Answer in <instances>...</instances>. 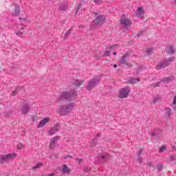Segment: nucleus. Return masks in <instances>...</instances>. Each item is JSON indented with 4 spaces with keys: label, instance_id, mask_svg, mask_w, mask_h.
<instances>
[{
    "label": "nucleus",
    "instance_id": "obj_5",
    "mask_svg": "<svg viewBox=\"0 0 176 176\" xmlns=\"http://www.w3.org/2000/svg\"><path fill=\"white\" fill-rule=\"evenodd\" d=\"M14 157H16L15 153L0 155V163L1 164H3V163H8V162H10V160L14 159Z\"/></svg>",
    "mask_w": 176,
    "mask_h": 176
},
{
    "label": "nucleus",
    "instance_id": "obj_7",
    "mask_svg": "<svg viewBox=\"0 0 176 176\" xmlns=\"http://www.w3.org/2000/svg\"><path fill=\"white\" fill-rule=\"evenodd\" d=\"M120 23L124 28H129L131 25V20H130L126 15H122L120 17Z\"/></svg>",
    "mask_w": 176,
    "mask_h": 176
},
{
    "label": "nucleus",
    "instance_id": "obj_47",
    "mask_svg": "<svg viewBox=\"0 0 176 176\" xmlns=\"http://www.w3.org/2000/svg\"><path fill=\"white\" fill-rule=\"evenodd\" d=\"M151 135H152V137H155V133L153 132Z\"/></svg>",
    "mask_w": 176,
    "mask_h": 176
},
{
    "label": "nucleus",
    "instance_id": "obj_4",
    "mask_svg": "<svg viewBox=\"0 0 176 176\" xmlns=\"http://www.w3.org/2000/svg\"><path fill=\"white\" fill-rule=\"evenodd\" d=\"M100 83V76H96L94 77L88 83V85L87 87V90L88 91H90V90H92L96 87Z\"/></svg>",
    "mask_w": 176,
    "mask_h": 176
},
{
    "label": "nucleus",
    "instance_id": "obj_8",
    "mask_svg": "<svg viewBox=\"0 0 176 176\" xmlns=\"http://www.w3.org/2000/svg\"><path fill=\"white\" fill-rule=\"evenodd\" d=\"M105 21V16L104 15H100L96 19H94V23L96 25H101L104 24V22Z\"/></svg>",
    "mask_w": 176,
    "mask_h": 176
},
{
    "label": "nucleus",
    "instance_id": "obj_35",
    "mask_svg": "<svg viewBox=\"0 0 176 176\" xmlns=\"http://www.w3.org/2000/svg\"><path fill=\"white\" fill-rule=\"evenodd\" d=\"M174 160H175V156L171 155L169 157L168 162H170V163L174 162Z\"/></svg>",
    "mask_w": 176,
    "mask_h": 176
},
{
    "label": "nucleus",
    "instance_id": "obj_2",
    "mask_svg": "<svg viewBox=\"0 0 176 176\" xmlns=\"http://www.w3.org/2000/svg\"><path fill=\"white\" fill-rule=\"evenodd\" d=\"M75 107L74 102H70L67 104V106H62L59 108V112L62 115H68L69 112H71L74 108Z\"/></svg>",
    "mask_w": 176,
    "mask_h": 176
},
{
    "label": "nucleus",
    "instance_id": "obj_50",
    "mask_svg": "<svg viewBox=\"0 0 176 176\" xmlns=\"http://www.w3.org/2000/svg\"><path fill=\"white\" fill-rule=\"evenodd\" d=\"M173 149H175V146H173Z\"/></svg>",
    "mask_w": 176,
    "mask_h": 176
},
{
    "label": "nucleus",
    "instance_id": "obj_46",
    "mask_svg": "<svg viewBox=\"0 0 176 176\" xmlns=\"http://www.w3.org/2000/svg\"><path fill=\"white\" fill-rule=\"evenodd\" d=\"M113 67H114L115 68H118V65H113Z\"/></svg>",
    "mask_w": 176,
    "mask_h": 176
},
{
    "label": "nucleus",
    "instance_id": "obj_41",
    "mask_svg": "<svg viewBox=\"0 0 176 176\" xmlns=\"http://www.w3.org/2000/svg\"><path fill=\"white\" fill-rule=\"evenodd\" d=\"M89 171H90V168H89L87 167L84 168V172L85 173H89Z\"/></svg>",
    "mask_w": 176,
    "mask_h": 176
},
{
    "label": "nucleus",
    "instance_id": "obj_48",
    "mask_svg": "<svg viewBox=\"0 0 176 176\" xmlns=\"http://www.w3.org/2000/svg\"><path fill=\"white\" fill-rule=\"evenodd\" d=\"M113 56H116V52H114L113 53Z\"/></svg>",
    "mask_w": 176,
    "mask_h": 176
},
{
    "label": "nucleus",
    "instance_id": "obj_51",
    "mask_svg": "<svg viewBox=\"0 0 176 176\" xmlns=\"http://www.w3.org/2000/svg\"><path fill=\"white\" fill-rule=\"evenodd\" d=\"M174 1H175V3L176 4V0H174Z\"/></svg>",
    "mask_w": 176,
    "mask_h": 176
},
{
    "label": "nucleus",
    "instance_id": "obj_16",
    "mask_svg": "<svg viewBox=\"0 0 176 176\" xmlns=\"http://www.w3.org/2000/svg\"><path fill=\"white\" fill-rule=\"evenodd\" d=\"M62 174H70L71 173V169L68 168V166L67 164H63L62 170H60Z\"/></svg>",
    "mask_w": 176,
    "mask_h": 176
},
{
    "label": "nucleus",
    "instance_id": "obj_39",
    "mask_svg": "<svg viewBox=\"0 0 176 176\" xmlns=\"http://www.w3.org/2000/svg\"><path fill=\"white\" fill-rule=\"evenodd\" d=\"M10 113H12V110H10L8 113H4V116L6 118H8V116H9V115H10Z\"/></svg>",
    "mask_w": 176,
    "mask_h": 176
},
{
    "label": "nucleus",
    "instance_id": "obj_20",
    "mask_svg": "<svg viewBox=\"0 0 176 176\" xmlns=\"http://www.w3.org/2000/svg\"><path fill=\"white\" fill-rule=\"evenodd\" d=\"M166 113H165V116L167 118H169L171 115H173V110L170 107H167L165 109Z\"/></svg>",
    "mask_w": 176,
    "mask_h": 176
},
{
    "label": "nucleus",
    "instance_id": "obj_10",
    "mask_svg": "<svg viewBox=\"0 0 176 176\" xmlns=\"http://www.w3.org/2000/svg\"><path fill=\"white\" fill-rule=\"evenodd\" d=\"M13 11H12V16H19L20 14V6L17 4H14L12 6Z\"/></svg>",
    "mask_w": 176,
    "mask_h": 176
},
{
    "label": "nucleus",
    "instance_id": "obj_15",
    "mask_svg": "<svg viewBox=\"0 0 176 176\" xmlns=\"http://www.w3.org/2000/svg\"><path fill=\"white\" fill-rule=\"evenodd\" d=\"M144 8L140 7L138 8L137 11L135 12V14L137 17H140V19H142V16H144Z\"/></svg>",
    "mask_w": 176,
    "mask_h": 176
},
{
    "label": "nucleus",
    "instance_id": "obj_38",
    "mask_svg": "<svg viewBox=\"0 0 176 176\" xmlns=\"http://www.w3.org/2000/svg\"><path fill=\"white\" fill-rule=\"evenodd\" d=\"M157 168L158 171H162V168H163V165H162V164L157 165Z\"/></svg>",
    "mask_w": 176,
    "mask_h": 176
},
{
    "label": "nucleus",
    "instance_id": "obj_43",
    "mask_svg": "<svg viewBox=\"0 0 176 176\" xmlns=\"http://www.w3.org/2000/svg\"><path fill=\"white\" fill-rule=\"evenodd\" d=\"M68 158H70V159H72V156L71 155H66L63 157V159H68Z\"/></svg>",
    "mask_w": 176,
    "mask_h": 176
},
{
    "label": "nucleus",
    "instance_id": "obj_22",
    "mask_svg": "<svg viewBox=\"0 0 176 176\" xmlns=\"http://www.w3.org/2000/svg\"><path fill=\"white\" fill-rule=\"evenodd\" d=\"M141 153H142V150H140V151H138L136 154L137 157H138V161L139 162L140 164H142L143 160L141 157H139L140 156H141Z\"/></svg>",
    "mask_w": 176,
    "mask_h": 176
},
{
    "label": "nucleus",
    "instance_id": "obj_28",
    "mask_svg": "<svg viewBox=\"0 0 176 176\" xmlns=\"http://www.w3.org/2000/svg\"><path fill=\"white\" fill-rule=\"evenodd\" d=\"M161 82H166V83H170V82H171V78L167 77L165 78H162Z\"/></svg>",
    "mask_w": 176,
    "mask_h": 176
},
{
    "label": "nucleus",
    "instance_id": "obj_42",
    "mask_svg": "<svg viewBox=\"0 0 176 176\" xmlns=\"http://www.w3.org/2000/svg\"><path fill=\"white\" fill-rule=\"evenodd\" d=\"M76 162H78V164H80V163H82V162H83V160L77 158Z\"/></svg>",
    "mask_w": 176,
    "mask_h": 176
},
{
    "label": "nucleus",
    "instance_id": "obj_6",
    "mask_svg": "<svg viewBox=\"0 0 176 176\" xmlns=\"http://www.w3.org/2000/svg\"><path fill=\"white\" fill-rule=\"evenodd\" d=\"M130 91H131V89L129 86L122 88L119 91V94H118L119 98H126V97L129 96V94H130Z\"/></svg>",
    "mask_w": 176,
    "mask_h": 176
},
{
    "label": "nucleus",
    "instance_id": "obj_32",
    "mask_svg": "<svg viewBox=\"0 0 176 176\" xmlns=\"http://www.w3.org/2000/svg\"><path fill=\"white\" fill-rule=\"evenodd\" d=\"M144 34H145V30H142L136 34V36L137 38H140V36H141L142 35H144Z\"/></svg>",
    "mask_w": 176,
    "mask_h": 176
},
{
    "label": "nucleus",
    "instance_id": "obj_11",
    "mask_svg": "<svg viewBox=\"0 0 176 176\" xmlns=\"http://www.w3.org/2000/svg\"><path fill=\"white\" fill-rule=\"evenodd\" d=\"M129 57H130V56L128 54L124 55L120 60V64L122 65H127L129 67V65H130V63H129Z\"/></svg>",
    "mask_w": 176,
    "mask_h": 176
},
{
    "label": "nucleus",
    "instance_id": "obj_31",
    "mask_svg": "<svg viewBox=\"0 0 176 176\" xmlns=\"http://www.w3.org/2000/svg\"><path fill=\"white\" fill-rule=\"evenodd\" d=\"M21 88L20 87H16L14 91L12 92V96H16L17 94V91L20 90Z\"/></svg>",
    "mask_w": 176,
    "mask_h": 176
},
{
    "label": "nucleus",
    "instance_id": "obj_1",
    "mask_svg": "<svg viewBox=\"0 0 176 176\" xmlns=\"http://www.w3.org/2000/svg\"><path fill=\"white\" fill-rule=\"evenodd\" d=\"M78 94L75 89H72L69 91L63 92L61 96L58 98V101H63V100H75Z\"/></svg>",
    "mask_w": 176,
    "mask_h": 176
},
{
    "label": "nucleus",
    "instance_id": "obj_49",
    "mask_svg": "<svg viewBox=\"0 0 176 176\" xmlns=\"http://www.w3.org/2000/svg\"><path fill=\"white\" fill-rule=\"evenodd\" d=\"M100 134L99 133V134H98V135H96V137H100Z\"/></svg>",
    "mask_w": 176,
    "mask_h": 176
},
{
    "label": "nucleus",
    "instance_id": "obj_9",
    "mask_svg": "<svg viewBox=\"0 0 176 176\" xmlns=\"http://www.w3.org/2000/svg\"><path fill=\"white\" fill-rule=\"evenodd\" d=\"M25 27V26L23 24L18 25L16 30H15L16 35H18L19 36H21V35H23V32H24Z\"/></svg>",
    "mask_w": 176,
    "mask_h": 176
},
{
    "label": "nucleus",
    "instance_id": "obj_19",
    "mask_svg": "<svg viewBox=\"0 0 176 176\" xmlns=\"http://www.w3.org/2000/svg\"><path fill=\"white\" fill-rule=\"evenodd\" d=\"M118 49V45H113L110 47V50H107L104 52V56H107V57L111 56V50H115Z\"/></svg>",
    "mask_w": 176,
    "mask_h": 176
},
{
    "label": "nucleus",
    "instance_id": "obj_44",
    "mask_svg": "<svg viewBox=\"0 0 176 176\" xmlns=\"http://www.w3.org/2000/svg\"><path fill=\"white\" fill-rule=\"evenodd\" d=\"M173 105H176V96L173 98Z\"/></svg>",
    "mask_w": 176,
    "mask_h": 176
},
{
    "label": "nucleus",
    "instance_id": "obj_34",
    "mask_svg": "<svg viewBox=\"0 0 176 176\" xmlns=\"http://www.w3.org/2000/svg\"><path fill=\"white\" fill-rule=\"evenodd\" d=\"M160 86V82L151 84L152 87H159Z\"/></svg>",
    "mask_w": 176,
    "mask_h": 176
},
{
    "label": "nucleus",
    "instance_id": "obj_45",
    "mask_svg": "<svg viewBox=\"0 0 176 176\" xmlns=\"http://www.w3.org/2000/svg\"><path fill=\"white\" fill-rule=\"evenodd\" d=\"M95 3H100L101 0H94Z\"/></svg>",
    "mask_w": 176,
    "mask_h": 176
},
{
    "label": "nucleus",
    "instance_id": "obj_27",
    "mask_svg": "<svg viewBox=\"0 0 176 176\" xmlns=\"http://www.w3.org/2000/svg\"><path fill=\"white\" fill-rule=\"evenodd\" d=\"M67 9H68V6H67V4H60V10H67Z\"/></svg>",
    "mask_w": 176,
    "mask_h": 176
},
{
    "label": "nucleus",
    "instance_id": "obj_25",
    "mask_svg": "<svg viewBox=\"0 0 176 176\" xmlns=\"http://www.w3.org/2000/svg\"><path fill=\"white\" fill-rule=\"evenodd\" d=\"M43 166V164H42L41 162H38V164H36V166H32V170H39V168H41V167H42Z\"/></svg>",
    "mask_w": 176,
    "mask_h": 176
},
{
    "label": "nucleus",
    "instance_id": "obj_23",
    "mask_svg": "<svg viewBox=\"0 0 176 176\" xmlns=\"http://www.w3.org/2000/svg\"><path fill=\"white\" fill-rule=\"evenodd\" d=\"M160 101V96L156 95L153 98V104H157Z\"/></svg>",
    "mask_w": 176,
    "mask_h": 176
},
{
    "label": "nucleus",
    "instance_id": "obj_33",
    "mask_svg": "<svg viewBox=\"0 0 176 176\" xmlns=\"http://www.w3.org/2000/svg\"><path fill=\"white\" fill-rule=\"evenodd\" d=\"M166 149H167V146L166 145H164L162 146L160 148V152H164V151H166Z\"/></svg>",
    "mask_w": 176,
    "mask_h": 176
},
{
    "label": "nucleus",
    "instance_id": "obj_17",
    "mask_svg": "<svg viewBox=\"0 0 176 176\" xmlns=\"http://www.w3.org/2000/svg\"><path fill=\"white\" fill-rule=\"evenodd\" d=\"M21 112L23 113V115H27V113L30 112V106L28 104L23 106L21 109Z\"/></svg>",
    "mask_w": 176,
    "mask_h": 176
},
{
    "label": "nucleus",
    "instance_id": "obj_30",
    "mask_svg": "<svg viewBox=\"0 0 176 176\" xmlns=\"http://www.w3.org/2000/svg\"><path fill=\"white\" fill-rule=\"evenodd\" d=\"M153 53V48H147L146 50V54L147 56H151Z\"/></svg>",
    "mask_w": 176,
    "mask_h": 176
},
{
    "label": "nucleus",
    "instance_id": "obj_24",
    "mask_svg": "<svg viewBox=\"0 0 176 176\" xmlns=\"http://www.w3.org/2000/svg\"><path fill=\"white\" fill-rule=\"evenodd\" d=\"M140 82V78H131L129 80V83L133 85L134 83H138Z\"/></svg>",
    "mask_w": 176,
    "mask_h": 176
},
{
    "label": "nucleus",
    "instance_id": "obj_3",
    "mask_svg": "<svg viewBox=\"0 0 176 176\" xmlns=\"http://www.w3.org/2000/svg\"><path fill=\"white\" fill-rule=\"evenodd\" d=\"M173 61H175V57L174 56L164 59L157 65L156 69H162V68H166V67H168V65H170L171 63H173Z\"/></svg>",
    "mask_w": 176,
    "mask_h": 176
},
{
    "label": "nucleus",
    "instance_id": "obj_18",
    "mask_svg": "<svg viewBox=\"0 0 176 176\" xmlns=\"http://www.w3.org/2000/svg\"><path fill=\"white\" fill-rule=\"evenodd\" d=\"M72 83L75 85V86H77V87H80V86L85 83V81L83 80H74Z\"/></svg>",
    "mask_w": 176,
    "mask_h": 176
},
{
    "label": "nucleus",
    "instance_id": "obj_12",
    "mask_svg": "<svg viewBox=\"0 0 176 176\" xmlns=\"http://www.w3.org/2000/svg\"><path fill=\"white\" fill-rule=\"evenodd\" d=\"M49 122H50V118H43L38 123L37 127L38 129H41V127H43V126H45V124H46V123H49Z\"/></svg>",
    "mask_w": 176,
    "mask_h": 176
},
{
    "label": "nucleus",
    "instance_id": "obj_26",
    "mask_svg": "<svg viewBox=\"0 0 176 176\" xmlns=\"http://www.w3.org/2000/svg\"><path fill=\"white\" fill-rule=\"evenodd\" d=\"M60 140V136H55L52 138L51 143L56 144Z\"/></svg>",
    "mask_w": 176,
    "mask_h": 176
},
{
    "label": "nucleus",
    "instance_id": "obj_36",
    "mask_svg": "<svg viewBox=\"0 0 176 176\" xmlns=\"http://www.w3.org/2000/svg\"><path fill=\"white\" fill-rule=\"evenodd\" d=\"M50 149H54V148H56V143H52V142H50Z\"/></svg>",
    "mask_w": 176,
    "mask_h": 176
},
{
    "label": "nucleus",
    "instance_id": "obj_29",
    "mask_svg": "<svg viewBox=\"0 0 176 176\" xmlns=\"http://www.w3.org/2000/svg\"><path fill=\"white\" fill-rule=\"evenodd\" d=\"M80 6H81V5L79 4V5L78 6V7L75 9V11H74V16H78V13H79V10H80Z\"/></svg>",
    "mask_w": 176,
    "mask_h": 176
},
{
    "label": "nucleus",
    "instance_id": "obj_14",
    "mask_svg": "<svg viewBox=\"0 0 176 176\" xmlns=\"http://www.w3.org/2000/svg\"><path fill=\"white\" fill-rule=\"evenodd\" d=\"M165 53L173 56L175 53V48L173 45H169L165 49Z\"/></svg>",
    "mask_w": 176,
    "mask_h": 176
},
{
    "label": "nucleus",
    "instance_id": "obj_37",
    "mask_svg": "<svg viewBox=\"0 0 176 176\" xmlns=\"http://www.w3.org/2000/svg\"><path fill=\"white\" fill-rule=\"evenodd\" d=\"M17 148L19 149H23V148H24V145L21 143H19V144H17Z\"/></svg>",
    "mask_w": 176,
    "mask_h": 176
},
{
    "label": "nucleus",
    "instance_id": "obj_21",
    "mask_svg": "<svg viewBox=\"0 0 176 176\" xmlns=\"http://www.w3.org/2000/svg\"><path fill=\"white\" fill-rule=\"evenodd\" d=\"M100 159L102 162H107L109 159V154L104 153L100 156Z\"/></svg>",
    "mask_w": 176,
    "mask_h": 176
},
{
    "label": "nucleus",
    "instance_id": "obj_40",
    "mask_svg": "<svg viewBox=\"0 0 176 176\" xmlns=\"http://www.w3.org/2000/svg\"><path fill=\"white\" fill-rule=\"evenodd\" d=\"M71 34V29L67 30V32L65 33V36H69V34Z\"/></svg>",
    "mask_w": 176,
    "mask_h": 176
},
{
    "label": "nucleus",
    "instance_id": "obj_13",
    "mask_svg": "<svg viewBox=\"0 0 176 176\" xmlns=\"http://www.w3.org/2000/svg\"><path fill=\"white\" fill-rule=\"evenodd\" d=\"M60 130V124H56L54 127H52L49 131V135H53L56 134Z\"/></svg>",
    "mask_w": 176,
    "mask_h": 176
}]
</instances>
